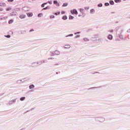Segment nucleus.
I'll list each match as a JSON object with an SVG mask.
<instances>
[{
  "label": "nucleus",
  "instance_id": "f257e3e1",
  "mask_svg": "<svg viewBox=\"0 0 130 130\" xmlns=\"http://www.w3.org/2000/svg\"><path fill=\"white\" fill-rule=\"evenodd\" d=\"M122 32H123V28L121 26H117L116 27V32L117 36H118L119 38L122 40H126V38L123 37V36L121 35Z\"/></svg>",
  "mask_w": 130,
  "mask_h": 130
},
{
  "label": "nucleus",
  "instance_id": "f03ea898",
  "mask_svg": "<svg viewBox=\"0 0 130 130\" xmlns=\"http://www.w3.org/2000/svg\"><path fill=\"white\" fill-rule=\"evenodd\" d=\"M16 101H17V99L12 100L8 103V104L9 105H12V104H14V103H16Z\"/></svg>",
  "mask_w": 130,
  "mask_h": 130
},
{
  "label": "nucleus",
  "instance_id": "7ed1b4c3",
  "mask_svg": "<svg viewBox=\"0 0 130 130\" xmlns=\"http://www.w3.org/2000/svg\"><path fill=\"white\" fill-rule=\"evenodd\" d=\"M91 40L92 41H98V37L94 36L91 38Z\"/></svg>",
  "mask_w": 130,
  "mask_h": 130
},
{
  "label": "nucleus",
  "instance_id": "20e7f679",
  "mask_svg": "<svg viewBox=\"0 0 130 130\" xmlns=\"http://www.w3.org/2000/svg\"><path fill=\"white\" fill-rule=\"evenodd\" d=\"M26 78H23L21 80H17L16 81V84H22V83H24V82L25 81V79Z\"/></svg>",
  "mask_w": 130,
  "mask_h": 130
},
{
  "label": "nucleus",
  "instance_id": "39448f33",
  "mask_svg": "<svg viewBox=\"0 0 130 130\" xmlns=\"http://www.w3.org/2000/svg\"><path fill=\"white\" fill-rule=\"evenodd\" d=\"M70 12L72 14L78 15V11L76 9H73L70 11Z\"/></svg>",
  "mask_w": 130,
  "mask_h": 130
},
{
  "label": "nucleus",
  "instance_id": "423d86ee",
  "mask_svg": "<svg viewBox=\"0 0 130 130\" xmlns=\"http://www.w3.org/2000/svg\"><path fill=\"white\" fill-rule=\"evenodd\" d=\"M22 10L24 11V12H28V11H30V8L27 7H24L22 8Z\"/></svg>",
  "mask_w": 130,
  "mask_h": 130
},
{
  "label": "nucleus",
  "instance_id": "0eeeda50",
  "mask_svg": "<svg viewBox=\"0 0 130 130\" xmlns=\"http://www.w3.org/2000/svg\"><path fill=\"white\" fill-rule=\"evenodd\" d=\"M54 53H55V55H59V54H60V51L58 50H55L54 51Z\"/></svg>",
  "mask_w": 130,
  "mask_h": 130
},
{
  "label": "nucleus",
  "instance_id": "6e6552de",
  "mask_svg": "<svg viewBox=\"0 0 130 130\" xmlns=\"http://www.w3.org/2000/svg\"><path fill=\"white\" fill-rule=\"evenodd\" d=\"M53 3L54 5H56L57 7H59V3L57 2V1H54Z\"/></svg>",
  "mask_w": 130,
  "mask_h": 130
},
{
  "label": "nucleus",
  "instance_id": "1a4fd4ad",
  "mask_svg": "<svg viewBox=\"0 0 130 130\" xmlns=\"http://www.w3.org/2000/svg\"><path fill=\"white\" fill-rule=\"evenodd\" d=\"M35 63H37V62H33L31 63V66L32 67V68H35L36 67H38V64H35Z\"/></svg>",
  "mask_w": 130,
  "mask_h": 130
},
{
  "label": "nucleus",
  "instance_id": "9d476101",
  "mask_svg": "<svg viewBox=\"0 0 130 130\" xmlns=\"http://www.w3.org/2000/svg\"><path fill=\"white\" fill-rule=\"evenodd\" d=\"M99 121L100 122H103L104 121H105V118L103 117L100 118L99 119Z\"/></svg>",
  "mask_w": 130,
  "mask_h": 130
},
{
  "label": "nucleus",
  "instance_id": "9b49d317",
  "mask_svg": "<svg viewBox=\"0 0 130 130\" xmlns=\"http://www.w3.org/2000/svg\"><path fill=\"white\" fill-rule=\"evenodd\" d=\"M64 48L68 49V48H71V45H65L64 46Z\"/></svg>",
  "mask_w": 130,
  "mask_h": 130
},
{
  "label": "nucleus",
  "instance_id": "f8f14e48",
  "mask_svg": "<svg viewBox=\"0 0 130 130\" xmlns=\"http://www.w3.org/2000/svg\"><path fill=\"white\" fill-rule=\"evenodd\" d=\"M90 13L91 14H95V10L94 9H92L90 10Z\"/></svg>",
  "mask_w": 130,
  "mask_h": 130
},
{
  "label": "nucleus",
  "instance_id": "ddd939ff",
  "mask_svg": "<svg viewBox=\"0 0 130 130\" xmlns=\"http://www.w3.org/2000/svg\"><path fill=\"white\" fill-rule=\"evenodd\" d=\"M113 38V37H112V35H109L108 36V39H109V40H112V39Z\"/></svg>",
  "mask_w": 130,
  "mask_h": 130
},
{
  "label": "nucleus",
  "instance_id": "4468645a",
  "mask_svg": "<svg viewBox=\"0 0 130 130\" xmlns=\"http://www.w3.org/2000/svg\"><path fill=\"white\" fill-rule=\"evenodd\" d=\"M20 19H25L26 18V15H22L19 16Z\"/></svg>",
  "mask_w": 130,
  "mask_h": 130
},
{
  "label": "nucleus",
  "instance_id": "2eb2a0df",
  "mask_svg": "<svg viewBox=\"0 0 130 130\" xmlns=\"http://www.w3.org/2000/svg\"><path fill=\"white\" fill-rule=\"evenodd\" d=\"M35 64H38V66H41V64H42V63L41 61H38V62H37V63H35Z\"/></svg>",
  "mask_w": 130,
  "mask_h": 130
},
{
  "label": "nucleus",
  "instance_id": "dca6fc26",
  "mask_svg": "<svg viewBox=\"0 0 130 130\" xmlns=\"http://www.w3.org/2000/svg\"><path fill=\"white\" fill-rule=\"evenodd\" d=\"M34 88H35V86L34 85H33V84H31V85H29V88L30 89H34Z\"/></svg>",
  "mask_w": 130,
  "mask_h": 130
},
{
  "label": "nucleus",
  "instance_id": "f3484780",
  "mask_svg": "<svg viewBox=\"0 0 130 130\" xmlns=\"http://www.w3.org/2000/svg\"><path fill=\"white\" fill-rule=\"evenodd\" d=\"M79 10H80V12L82 14H84L85 13V10H84V9L80 8Z\"/></svg>",
  "mask_w": 130,
  "mask_h": 130
},
{
  "label": "nucleus",
  "instance_id": "a211bd4d",
  "mask_svg": "<svg viewBox=\"0 0 130 130\" xmlns=\"http://www.w3.org/2000/svg\"><path fill=\"white\" fill-rule=\"evenodd\" d=\"M27 17H32L33 16V13H27Z\"/></svg>",
  "mask_w": 130,
  "mask_h": 130
},
{
  "label": "nucleus",
  "instance_id": "6ab92c4d",
  "mask_svg": "<svg viewBox=\"0 0 130 130\" xmlns=\"http://www.w3.org/2000/svg\"><path fill=\"white\" fill-rule=\"evenodd\" d=\"M6 6V3H0V7H5Z\"/></svg>",
  "mask_w": 130,
  "mask_h": 130
},
{
  "label": "nucleus",
  "instance_id": "aec40b11",
  "mask_svg": "<svg viewBox=\"0 0 130 130\" xmlns=\"http://www.w3.org/2000/svg\"><path fill=\"white\" fill-rule=\"evenodd\" d=\"M17 12H15V13H10V15H11V16H17Z\"/></svg>",
  "mask_w": 130,
  "mask_h": 130
},
{
  "label": "nucleus",
  "instance_id": "412c9836",
  "mask_svg": "<svg viewBox=\"0 0 130 130\" xmlns=\"http://www.w3.org/2000/svg\"><path fill=\"white\" fill-rule=\"evenodd\" d=\"M50 53L51 56H54V55H55L54 52H50Z\"/></svg>",
  "mask_w": 130,
  "mask_h": 130
},
{
  "label": "nucleus",
  "instance_id": "4be33fe9",
  "mask_svg": "<svg viewBox=\"0 0 130 130\" xmlns=\"http://www.w3.org/2000/svg\"><path fill=\"white\" fill-rule=\"evenodd\" d=\"M109 4L112 5H114V2L113 1L111 0L109 1Z\"/></svg>",
  "mask_w": 130,
  "mask_h": 130
},
{
  "label": "nucleus",
  "instance_id": "5701e85b",
  "mask_svg": "<svg viewBox=\"0 0 130 130\" xmlns=\"http://www.w3.org/2000/svg\"><path fill=\"white\" fill-rule=\"evenodd\" d=\"M83 40H84V41H85V42H88V41H89V39H88V38H84L83 39Z\"/></svg>",
  "mask_w": 130,
  "mask_h": 130
},
{
  "label": "nucleus",
  "instance_id": "b1692460",
  "mask_svg": "<svg viewBox=\"0 0 130 130\" xmlns=\"http://www.w3.org/2000/svg\"><path fill=\"white\" fill-rule=\"evenodd\" d=\"M13 22H14V20L11 19L9 21L8 23H9V24H12V23H13Z\"/></svg>",
  "mask_w": 130,
  "mask_h": 130
},
{
  "label": "nucleus",
  "instance_id": "393cba45",
  "mask_svg": "<svg viewBox=\"0 0 130 130\" xmlns=\"http://www.w3.org/2000/svg\"><path fill=\"white\" fill-rule=\"evenodd\" d=\"M25 99H26V98L24 97H22L20 99V101H24V100H25Z\"/></svg>",
  "mask_w": 130,
  "mask_h": 130
},
{
  "label": "nucleus",
  "instance_id": "a878e982",
  "mask_svg": "<svg viewBox=\"0 0 130 130\" xmlns=\"http://www.w3.org/2000/svg\"><path fill=\"white\" fill-rule=\"evenodd\" d=\"M98 7H99V8H101V7H103V5L102 4V3H100V4H98Z\"/></svg>",
  "mask_w": 130,
  "mask_h": 130
},
{
  "label": "nucleus",
  "instance_id": "bb28decb",
  "mask_svg": "<svg viewBox=\"0 0 130 130\" xmlns=\"http://www.w3.org/2000/svg\"><path fill=\"white\" fill-rule=\"evenodd\" d=\"M19 11H21V9H20L19 8L14 9V12H19Z\"/></svg>",
  "mask_w": 130,
  "mask_h": 130
},
{
  "label": "nucleus",
  "instance_id": "cd10ccee",
  "mask_svg": "<svg viewBox=\"0 0 130 130\" xmlns=\"http://www.w3.org/2000/svg\"><path fill=\"white\" fill-rule=\"evenodd\" d=\"M45 5H47V3H45L41 5L42 8H44Z\"/></svg>",
  "mask_w": 130,
  "mask_h": 130
},
{
  "label": "nucleus",
  "instance_id": "c85d7f7f",
  "mask_svg": "<svg viewBox=\"0 0 130 130\" xmlns=\"http://www.w3.org/2000/svg\"><path fill=\"white\" fill-rule=\"evenodd\" d=\"M74 19V16L70 15L69 20H73Z\"/></svg>",
  "mask_w": 130,
  "mask_h": 130
},
{
  "label": "nucleus",
  "instance_id": "c756f323",
  "mask_svg": "<svg viewBox=\"0 0 130 130\" xmlns=\"http://www.w3.org/2000/svg\"><path fill=\"white\" fill-rule=\"evenodd\" d=\"M68 19V17L67 16H64L62 17L63 20H67Z\"/></svg>",
  "mask_w": 130,
  "mask_h": 130
},
{
  "label": "nucleus",
  "instance_id": "7c9ffc66",
  "mask_svg": "<svg viewBox=\"0 0 130 130\" xmlns=\"http://www.w3.org/2000/svg\"><path fill=\"white\" fill-rule=\"evenodd\" d=\"M49 9H50V7L47 6V7L43 8V10H49Z\"/></svg>",
  "mask_w": 130,
  "mask_h": 130
},
{
  "label": "nucleus",
  "instance_id": "2f4dec72",
  "mask_svg": "<svg viewBox=\"0 0 130 130\" xmlns=\"http://www.w3.org/2000/svg\"><path fill=\"white\" fill-rule=\"evenodd\" d=\"M73 36H74L73 34H70V35H69L68 36H66V37H72Z\"/></svg>",
  "mask_w": 130,
  "mask_h": 130
},
{
  "label": "nucleus",
  "instance_id": "473e14b6",
  "mask_svg": "<svg viewBox=\"0 0 130 130\" xmlns=\"http://www.w3.org/2000/svg\"><path fill=\"white\" fill-rule=\"evenodd\" d=\"M115 3H121V0H115Z\"/></svg>",
  "mask_w": 130,
  "mask_h": 130
},
{
  "label": "nucleus",
  "instance_id": "72a5a7b5",
  "mask_svg": "<svg viewBox=\"0 0 130 130\" xmlns=\"http://www.w3.org/2000/svg\"><path fill=\"white\" fill-rule=\"evenodd\" d=\"M53 14L54 15H55V16H57L60 14V12H59L58 13H54Z\"/></svg>",
  "mask_w": 130,
  "mask_h": 130
},
{
  "label": "nucleus",
  "instance_id": "f704fd0d",
  "mask_svg": "<svg viewBox=\"0 0 130 130\" xmlns=\"http://www.w3.org/2000/svg\"><path fill=\"white\" fill-rule=\"evenodd\" d=\"M38 17L39 18H40V17H42V13L39 14L38 15Z\"/></svg>",
  "mask_w": 130,
  "mask_h": 130
},
{
  "label": "nucleus",
  "instance_id": "c9c22d12",
  "mask_svg": "<svg viewBox=\"0 0 130 130\" xmlns=\"http://www.w3.org/2000/svg\"><path fill=\"white\" fill-rule=\"evenodd\" d=\"M41 61L42 62V64L45 63V62H46V60H41Z\"/></svg>",
  "mask_w": 130,
  "mask_h": 130
},
{
  "label": "nucleus",
  "instance_id": "e433bc0d",
  "mask_svg": "<svg viewBox=\"0 0 130 130\" xmlns=\"http://www.w3.org/2000/svg\"><path fill=\"white\" fill-rule=\"evenodd\" d=\"M68 4L67 3H64L62 5V7H68Z\"/></svg>",
  "mask_w": 130,
  "mask_h": 130
},
{
  "label": "nucleus",
  "instance_id": "4c0bfd02",
  "mask_svg": "<svg viewBox=\"0 0 130 130\" xmlns=\"http://www.w3.org/2000/svg\"><path fill=\"white\" fill-rule=\"evenodd\" d=\"M55 16L54 15L50 16V19H54Z\"/></svg>",
  "mask_w": 130,
  "mask_h": 130
},
{
  "label": "nucleus",
  "instance_id": "58836bf2",
  "mask_svg": "<svg viewBox=\"0 0 130 130\" xmlns=\"http://www.w3.org/2000/svg\"><path fill=\"white\" fill-rule=\"evenodd\" d=\"M105 6L106 7H108V6H109V3H105Z\"/></svg>",
  "mask_w": 130,
  "mask_h": 130
},
{
  "label": "nucleus",
  "instance_id": "ea45409f",
  "mask_svg": "<svg viewBox=\"0 0 130 130\" xmlns=\"http://www.w3.org/2000/svg\"><path fill=\"white\" fill-rule=\"evenodd\" d=\"M11 10H12V8H7V9H6V11H11Z\"/></svg>",
  "mask_w": 130,
  "mask_h": 130
},
{
  "label": "nucleus",
  "instance_id": "a19ab883",
  "mask_svg": "<svg viewBox=\"0 0 130 130\" xmlns=\"http://www.w3.org/2000/svg\"><path fill=\"white\" fill-rule=\"evenodd\" d=\"M81 34V32L80 31H78L77 32H75L74 34L75 35H77V34Z\"/></svg>",
  "mask_w": 130,
  "mask_h": 130
},
{
  "label": "nucleus",
  "instance_id": "79ce46f5",
  "mask_svg": "<svg viewBox=\"0 0 130 130\" xmlns=\"http://www.w3.org/2000/svg\"><path fill=\"white\" fill-rule=\"evenodd\" d=\"M89 9H90V8L89 7H86L84 8L85 10H89Z\"/></svg>",
  "mask_w": 130,
  "mask_h": 130
},
{
  "label": "nucleus",
  "instance_id": "37998d69",
  "mask_svg": "<svg viewBox=\"0 0 130 130\" xmlns=\"http://www.w3.org/2000/svg\"><path fill=\"white\" fill-rule=\"evenodd\" d=\"M80 37V35H77L75 37V39L76 38H79Z\"/></svg>",
  "mask_w": 130,
  "mask_h": 130
},
{
  "label": "nucleus",
  "instance_id": "c03bdc74",
  "mask_svg": "<svg viewBox=\"0 0 130 130\" xmlns=\"http://www.w3.org/2000/svg\"><path fill=\"white\" fill-rule=\"evenodd\" d=\"M5 37H7V38H11L10 35L5 36Z\"/></svg>",
  "mask_w": 130,
  "mask_h": 130
},
{
  "label": "nucleus",
  "instance_id": "a18cd8bd",
  "mask_svg": "<svg viewBox=\"0 0 130 130\" xmlns=\"http://www.w3.org/2000/svg\"><path fill=\"white\" fill-rule=\"evenodd\" d=\"M48 4H49L50 5H52V1H48Z\"/></svg>",
  "mask_w": 130,
  "mask_h": 130
},
{
  "label": "nucleus",
  "instance_id": "49530a36",
  "mask_svg": "<svg viewBox=\"0 0 130 130\" xmlns=\"http://www.w3.org/2000/svg\"><path fill=\"white\" fill-rule=\"evenodd\" d=\"M48 60H49V59L53 60V59H54V58H53V57H50V58H48Z\"/></svg>",
  "mask_w": 130,
  "mask_h": 130
},
{
  "label": "nucleus",
  "instance_id": "de8ad7c7",
  "mask_svg": "<svg viewBox=\"0 0 130 130\" xmlns=\"http://www.w3.org/2000/svg\"><path fill=\"white\" fill-rule=\"evenodd\" d=\"M98 41H102V38H100L99 39V38H98Z\"/></svg>",
  "mask_w": 130,
  "mask_h": 130
},
{
  "label": "nucleus",
  "instance_id": "09e8293b",
  "mask_svg": "<svg viewBox=\"0 0 130 130\" xmlns=\"http://www.w3.org/2000/svg\"><path fill=\"white\" fill-rule=\"evenodd\" d=\"M66 12H64V11H62L61 12V14H62V15H63L64 14H65Z\"/></svg>",
  "mask_w": 130,
  "mask_h": 130
},
{
  "label": "nucleus",
  "instance_id": "8fccbe9b",
  "mask_svg": "<svg viewBox=\"0 0 130 130\" xmlns=\"http://www.w3.org/2000/svg\"><path fill=\"white\" fill-rule=\"evenodd\" d=\"M127 33H130V28L127 30Z\"/></svg>",
  "mask_w": 130,
  "mask_h": 130
},
{
  "label": "nucleus",
  "instance_id": "3c124183",
  "mask_svg": "<svg viewBox=\"0 0 130 130\" xmlns=\"http://www.w3.org/2000/svg\"><path fill=\"white\" fill-rule=\"evenodd\" d=\"M8 2H10L11 3L14 2V0H8Z\"/></svg>",
  "mask_w": 130,
  "mask_h": 130
},
{
  "label": "nucleus",
  "instance_id": "603ef678",
  "mask_svg": "<svg viewBox=\"0 0 130 130\" xmlns=\"http://www.w3.org/2000/svg\"><path fill=\"white\" fill-rule=\"evenodd\" d=\"M3 11H4V9L1 8V9H0V11H1V12H3Z\"/></svg>",
  "mask_w": 130,
  "mask_h": 130
},
{
  "label": "nucleus",
  "instance_id": "864d4df0",
  "mask_svg": "<svg viewBox=\"0 0 130 130\" xmlns=\"http://www.w3.org/2000/svg\"><path fill=\"white\" fill-rule=\"evenodd\" d=\"M58 64H59L58 63H56L54 64V66H58Z\"/></svg>",
  "mask_w": 130,
  "mask_h": 130
},
{
  "label": "nucleus",
  "instance_id": "5fc2aeb1",
  "mask_svg": "<svg viewBox=\"0 0 130 130\" xmlns=\"http://www.w3.org/2000/svg\"><path fill=\"white\" fill-rule=\"evenodd\" d=\"M116 41H119V39H116Z\"/></svg>",
  "mask_w": 130,
  "mask_h": 130
},
{
  "label": "nucleus",
  "instance_id": "6e6d98bb",
  "mask_svg": "<svg viewBox=\"0 0 130 130\" xmlns=\"http://www.w3.org/2000/svg\"><path fill=\"white\" fill-rule=\"evenodd\" d=\"M30 91H31V92H34V90H31Z\"/></svg>",
  "mask_w": 130,
  "mask_h": 130
},
{
  "label": "nucleus",
  "instance_id": "4d7b16f0",
  "mask_svg": "<svg viewBox=\"0 0 130 130\" xmlns=\"http://www.w3.org/2000/svg\"><path fill=\"white\" fill-rule=\"evenodd\" d=\"M110 32H113V30L110 31Z\"/></svg>",
  "mask_w": 130,
  "mask_h": 130
},
{
  "label": "nucleus",
  "instance_id": "13d9d810",
  "mask_svg": "<svg viewBox=\"0 0 130 130\" xmlns=\"http://www.w3.org/2000/svg\"><path fill=\"white\" fill-rule=\"evenodd\" d=\"M0 20H3V18H0Z\"/></svg>",
  "mask_w": 130,
  "mask_h": 130
},
{
  "label": "nucleus",
  "instance_id": "bf43d9fd",
  "mask_svg": "<svg viewBox=\"0 0 130 130\" xmlns=\"http://www.w3.org/2000/svg\"><path fill=\"white\" fill-rule=\"evenodd\" d=\"M95 88H96V87H92L91 89H94Z\"/></svg>",
  "mask_w": 130,
  "mask_h": 130
},
{
  "label": "nucleus",
  "instance_id": "052dcab7",
  "mask_svg": "<svg viewBox=\"0 0 130 130\" xmlns=\"http://www.w3.org/2000/svg\"><path fill=\"white\" fill-rule=\"evenodd\" d=\"M78 17H81V15H78Z\"/></svg>",
  "mask_w": 130,
  "mask_h": 130
},
{
  "label": "nucleus",
  "instance_id": "680f3d73",
  "mask_svg": "<svg viewBox=\"0 0 130 130\" xmlns=\"http://www.w3.org/2000/svg\"><path fill=\"white\" fill-rule=\"evenodd\" d=\"M56 75H57L58 74V73L56 72Z\"/></svg>",
  "mask_w": 130,
  "mask_h": 130
},
{
  "label": "nucleus",
  "instance_id": "e2e57ef3",
  "mask_svg": "<svg viewBox=\"0 0 130 130\" xmlns=\"http://www.w3.org/2000/svg\"><path fill=\"white\" fill-rule=\"evenodd\" d=\"M95 74H98V72H96V73H95Z\"/></svg>",
  "mask_w": 130,
  "mask_h": 130
},
{
  "label": "nucleus",
  "instance_id": "0e129e2a",
  "mask_svg": "<svg viewBox=\"0 0 130 130\" xmlns=\"http://www.w3.org/2000/svg\"><path fill=\"white\" fill-rule=\"evenodd\" d=\"M116 23H118V21H116Z\"/></svg>",
  "mask_w": 130,
  "mask_h": 130
},
{
  "label": "nucleus",
  "instance_id": "69168bd1",
  "mask_svg": "<svg viewBox=\"0 0 130 130\" xmlns=\"http://www.w3.org/2000/svg\"><path fill=\"white\" fill-rule=\"evenodd\" d=\"M123 1H126V0H123Z\"/></svg>",
  "mask_w": 130,
  "mask_h": 130
}]
</instances>
